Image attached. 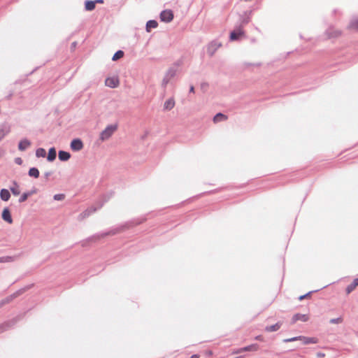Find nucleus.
Wrapping results in <instances>:
<instances>
[{"label": "nucleus", "mask_w": 358, "mask_h": 358, "mask_svg": "<svg viewBox=\"0 0 358 358\" xmlns=\"http://www.w3.org/2000/svg\"><path fill=\"white\" fill-rule=\"evenodd\" d=\"M141 222V221H136V220H131V221L127 222L123 224H120L117 227H113L112 229H110V230H108L107 231L98 234L94 236L93 237H92V238L99 239L101 238H104L107 236L115 235L118 233L124 231V230H126L131 227L139 224Z\"/></svg>", "instance_id": "1"}, {"label": "nucleus", "mask_w": 358, "mask_h": 358, "mask_svg": "<svg viewBox=\"0 0 358 358\" xmlns=\"http://www.w3.org/2000/svg\"><path fill=\"white\" fill-rule=\"evenodd\" d=\"M117 129V124L108 125L100 134L99 138L101 141H105L109 139L113 133Z\"/></svg>", "instance_id": "2"}, {"label": "nucleus", "mask_w": 358, "mask_h": 358, "mask_svg": "<svg viewBox=\"0 0 358 358\" xmlns=\"http://www.w3.org/2000/svg\"><path fill=\"white\" fill-rule=\"evenodd\" d=\"M242 35H244V31L242 29L241 24L236 26L231 33H230V40L231 41H236L239 38V37Z\"/></svg>", "instance_id": "3"}, {"label": "nucleus", "mask_w": 358, "mask_h": 358, "mask_svg": "<svg viewBox=\"0 0 358 358\" xmlns=\"http://www.w3.org/2000/svg\"><path fill=\"white\" fill-rule=\"evenodd\" d=\"M173 19V13L171 10H164L160 13V20L164 22H170Z\"/></svg>", "instance_id": "4"}, {"label": "nucleus", "mask_w": 358, "mask_h": 358, "mask_svg": "<svg viewBox=\"0 0 358 358\" xmlns=\"http://www.w3.org/2000/svg\"><path fill=\"white\" fill-rule=\"evenodd\" d=\"M221 45V43L217 41H213L208 45L207 53L212 57Z\"/></svg>", "instance_id": "5"}, {"label": "nucleus", "mask_w": 358, "mask_h": 358, "mask_svg": "<svg viewBox=\"0 0 358 358\" xmlns=\"http://www.w3.org/2000/svg\"><path fill=\"white\" fill-rule=\"evenodd\" d=\"M83 143L80 138H74L71 141L70 148L73 151H80L83 148Z\"/></svg>", "instance_id": "6"}, {"label": "nucleus", "mask_w": 358, "mask_h": 358, "mask_svg": "<svg viewBox=\"0 0 358 358\" xmlns=\"http://www.w3.org/2000/svg\"><path fill=\"white\" fill-rule=\"evenodd\" d=\"M22 293V291L21 289H20V290H17V292H15V293L8 296L5 299H2L1 301H0V307L1 308L3 306H4L7 303H9L15 298H16L17 296L20 295Z\"/></svg>", "instance_id": "7"}, {"label": "nucleus", "mask_w": 358, "mask_h": 358, "mask_svg": "<svg viewBox=\"0 0 358 358\" xmlns=\"http://www.w3.org/2000/svg\"><path fill=\"white\" fill-rule=\"evenodd\" d=\"M120 84L117 77H108L105 80V85L110 88H115Z\"/></svg>", "instance_id": "8"}, {"label": "nucleus", "mask_w": 358, "mask_h": 358, "mask_svg": "<svg viewBox=\"0 0 358 358\" xmlns=\"http://www.w3.org/2000/svg\"><path fill=\"white\" fill-rule=\"evenodd\" d=\"M308 320H309V317L308 315L296 313L292 316L291 323L294 324L299 320H301L302 322H307Z\"/></svg>", "instance_id": "9"}, {"label": "nucleus", "mask_w": 358, "mask_h": 358, "mask_svg": "<svg viewBox=\"0 0 358 358\" xmlns=\"http://www.w3.org/2000/svg\"><path fill=\"white\" fill-rule=\"evenodd\" d=\"M2 219L9 224L13 222V218L8 208H5L1 214Z\"/></svg>", "instance_id": "10"}, {"label": "nucleus", "mask_w": 358, "mask_h": 358, "mask_svg": "<svg viewBox=\"0 0 358 358\" xmlns=\"http://www.w3.org/2000/svg\"><path fill=\"white\" fill-rule=\"evenodd\" d=\"M31 145V141L24 138L22 139L18 143V149L20 151L26 150Z\"/></svg>", "instance_id": "11"}, {"label": "nucleus", "mask_w": 358, "mask_h": 358, "mask_svg": "<svg viewBox=\"0 0 358 358\" xmlns=\"http://www.w3.org/2000/svg\"><path fill=\"white\" fill-rule=\"evenodd\" d=\"M303 345H308L311 343H317L318 339L315 337H306L303 336H301L300 340Z\"/></svg>", "instance_id": "12"}, {"label": "nucleus", "mask_w": 358, "mask_h": 358, "mask_svg": "<svg viewBox=\"0 0 358 358\" xmlns=\"http://www.w3.org/2000/svg\"><path fill=\"white\" fill-rule=\"evenodd\" d=\"M59 159L62 162H66L71 158V154L64 150H59L58 152Z\"/></svg>", "instance_id": "13"}, {"label": "nucleus", "mask_w": 358, "mask_h": 358, "mask_svg": "<svg viewBox=\"0 0 358 358\" xmlns=\"http://www.w3.org/2000/svg\"><path fill=\"white\" fill-rule=\"evenodd\" d=\"M10 132V127L6 124L0 125V141Z\"/></svg>", "instance_id": "14"}, {"label": "nucleus", "mask_w": 358, "mask_h": 358, "mask_svg": "<svg viewBox=\"0 0 358 358\" xmlns=\"http://www.w3.org/2000/svg\"><path fill=\"white\" fill-rule=\"evenodd\" d=\"M281 326H282V322H278L277 323H275V324H274L273 325L266 326L265 327V331H267V332L277 331L278 330L280 329Z\"/></svg>", "instance_id": "15"}, {"label": "nucleus", "mask_w": 358, "mask_h": 358, "mask_svg": "<svg viewBox=\"0 0 358 358\" xmlns=\"http://www.w3.org/2000/svg\"><path fill=\"white\" fill-rule=\"evenodd\" d=\"M175 106V101L173 98H169L164 103V110H170Z\"/></svg>", "instance_id": "16"}, {"label": "nucleus", "mask_w": 358, "mask_h": 358, "mask_svg": "<svg viewBox=\"0 0 358 358\" xmlns=\"http://www.w3.org/2000/svg\"><path fill=\"white\" fill-rule=\"evenodd\" d=\"M56 157H57L56 149L54 147L50 148L48 150L47 160L48 162H53L56 159Z\"/></svg>", "instance_id": "17"}, {"label": "nucleus", "mask_w": 358, "mask_h": 358, "mask_svg": "<svg viewBox=\"0 0 358 358\" xmlns=\"http://www.w3.org/2000/svg\"><path fill=\"white\" fill-rule=\"evenodd\" d=\"M158 26V22L155 20H150L146 23L145 29L146 31L150 32L151 29L157 28Z\"/></svg>", "instance_id": "18"}, {"label": "nucleus", "mask_w": 358, "mask_h": 358, "mask_svg": "<svg viewBox=\"0 0 358 358\" xmlns=\"http://www.w3.org/2000/svg\"><path fill=\"white\" fill-rule=\"evenodd\" d=\"M96 1L86 0L85 1V9L87 11H92L95 8Z\"/></svg>", "instance_id": "19"}, {"label": "nucleus", "mask_w": 358, "mask_h": 358, "mask_svg": "<svg viewBox=\"0 0 358 358\" xmlns=\"http://www.w3.org/2000/svg\"><path fill=\"white\" fill-rule=\"evenodd\" d=\"M10 197V194L7 189H1L0 191V198L3 201H7Z\"/></svg>", "instance_id": "20"}, {"label": "nucleus", "mask_w": 358, "mask_h": 358, "mask_svg": "<svg viewBox=\"0 0 358 358\" xmlns=\"http://www.w3.org/2000/svg\"><path fill=\"white\" fill-rule=\"evenodd\" d=\"M227 120V116L222 113H217L213 117V122L217 123Z\"/></svg>", "instance_id": "21"}, {"label": "nucleus", "mask_w": 358, "mask_h": 358, "mask_svg": "<svg viewBox=\"0 0 358 358\" xmlns=\"http://www.w3.org/2000/svg\"><path fill=\"white\" fill-rule=\"evenodd\" d=\"M327 34L329 38L337 37L341 34V31L338 30H334L333 28H329L327 30Z\"/></svg>", "instance_id": "22"}, {"label": "nucleus", "mask_w": 358, "mask_h": 358, "mask_svg": "<svg viewBox=\"0 0 358 358\" xmlns=\"http://www.w3.org/2000/svg\"><path fill=\"white\" fill-rule=\"evenodd\" d=\"M28 175L30 177H33L34 178H38L40 176V173L37 168L31 167L29 169V170L28 171Z\"/></svg>", "instance_id": "23"}, {"label": "nucleus", "mask_w": 358, "mask_h": 358, "mask_svg": "<svg viewBox=\"0 0 358 358\" xmlns=\"http://www.w3.org/2000/svg\"><path fill=\"white\" fill-rule=\"evenodd\" d=\"M12 184L13 185H15V187H10V192H12V194L14 196L19 195L20 194V189H19L18 183L15 180H13V181H12Z\"/></svg>", "instance_id": "24"}, {"label": "nucleus", "mask_w": 358, "mask_h": 358, "mask_svg": "<svg viewBox=\"0 0 358 358\" xmlns=\"http://www.w3.org/2000/svg\"><path fill=\"white\" fill-rule=\"evenodd\" d=\"M97 209L94 207H90L86 210H85L83 213L80 214V216H83V217H88L92 213H94Z\"/></svg>", "instance_id": "25"}, {"label": "nucleus", "mask_w": 358, "mask_h": 358, "mask_svg": "<svg viewBox=\"0 0 358 358\" xmlns=\"http://www.w3.org/2000/svg\"><path fill=\"white\" fill-rule=\"evenodd\" d=\"M176 74V69L174 68H170L166 74V78L168 80H170L171 78H173Z\"/></svg>", "instance_id": "26"}, {"label": "nucleus", "mask_w": 358, "mask_h": 358, "mask_svg": "<svg viewBox=\"0 0 358 358\" xmlns=\"http://www.w3.org/2000/svg\"><path fill=\"white\" fill-rule=\"evenodd\" d=\"M46 155V151L44 148H39L36 150V156L37 157H45Z\"/></svg>", "instance_id": "27"}, {"label": "nucleus", "mask_w": 358, "mask_h": 358, "mask_svg": "<svg viewBox=\"0 0 358 358\" xmlns=\"http://www.w3.org/2000/svg\"><path fill=\"white\" fill-rule=\"evenodd\" d=\"M258 345L257 344H252L250 345H248L246 347H244L241 349V351H251V350H257L258 349Z\"/></svg>", "instance_id": "28"}, {"label": "nucleus", "mask_w": 358, "mask_h": 358, "mask_svg": "<svg viewBox=\"0 0 358 358\" xmlns=\"http://www.w3.org/2000/svg\"><path fill=\"white\" fill-rule=\"evenodd\" d=\"M124 52L122 50H117L113 56L112 60L117 61L119 59L122 58L124 56Z\"/></svg>", "instance_id": "29"}, {"label": "nucleus", "mask_w": 358, "mask_h": 358, "mask_svg": "<svg viewBox=\"0 0 358 358\" xmlns=\"http://www.w3.org/2000/svg\"><path fill=\"white\" fill-rule=\"evenodd\" d=\"M348 27L350 29H358V18L352 20Z\"/></svg>", "instance_id": "30"}, {"label": "nucleus", "mask_w": 358, "mask_h": 358, "mask_svg": "<svg viewBox=\"0 0 358 358\" xmlns=\"http://www.w3.org/2000/svg\"><path fill=\"white\" fill-rule=\"evenodd\" d=\"M29 196H30V193L24 192L18 199L19 203L24 202Z\"/></svg>", "instance_id": "31"}, {"label": "nucleus", "mask_w": 358, "mask_h": 358, "mask_svg": "<svg viewBox=\"0 0 358 358\" xmlns=\"http://www.w3.org/2000/svg\"><path fill=\"white\" fill-rule=\"evenodd\" d=\"M319 289H317V290H313V291H310L308 292V293L303 294V295H301L299 297V301H302L304 299H306L307 297L310 296V294L313 292H317Z\"/></svg>", "instance_id": "32"}, {"label": "nucleus", "mask_w": 358, "mask_h": 358, "mask_svg": "<svg viewBox=\"0 0 358 358\" xmlns=\"http://www.w3.org/2000/svg\"><path fill=\"white\" fill-rule=\"evenodd\" d=\"M13 258L12 257H9V256L1 257H0V263L9 262L13 261Z\"/></svg>", "instance_id": "33"}, {"label": "nucleus", "mask_w": 358, "mask_h": 358, "mask_svg": "<svg viewBox=\"0 0 358 358\" xmlns=\"http://www.w3.org/2000/svg\"><path fill=\"white\" fill-rule=\"evenodd\" d=\"M343 322V318L341 317L337 318H333L329 320V323L331 324H340Z\"/></svg>", "instance_id": "34"}, {"label": "nucleus", "mask_w": 358, "mask_h": 358, "mask_svg": "<svg viewBox=\"0 0 358 358\" xmlns=\"http://www.w3.org/2000/svg\"><path fill=\"white\" fill-rule=\"evenodd\" d=\"M355 285L352 282L350 285H348L346 287V293L349 294L351 293L355 289Z\"/></svg>", "instance_id": "35"}, {"label": "nucleus", "mask_w": 358, "mask_h": 358, "mask_svg": "<svg viewBox=\"0 0 358 358\" xmlns=\"http://www.w3.org/2000/svg\"><path fill=\"white\" fill-rule=\"evenodd\" d=\"M65 195L64 194H57L53 196L54 200L55 201H62L64 199Z\"/></svg>", "instance_id": "36"}, {"label": "nucleus", "mask_w": 358, "mask_h": 358, "mask_svg": "<svg viewBox=\"0 0 358 358\" xmlns=\"http://www.w3.org/2000/svg\"><path fill=\"white\" fill-rule=\"evenodd\" d=\"M300 340H301V336H295V337H292V338H286L283 341L285 343H289V342H293V341H300Z\"/></svg>", "instance_id": "37"}, {"label": "nucleus", "mask_w": 358, "mask_h": 358, "mask_svg": "<svg viewBox=\"0 0 358 358\" xmlns=\"http://www.w3.org/2000/svg\"><path fill=\"white\" fill-rule=\"evenodd\" d=\"M250 22V17L248 16L245 17H241V23L242 24H246Z\"/></svg>", "instance_id": "38"}, {"label": "nucleus", "mask_w": 358, "mask_h": 358, "mask_svg": "<svg viewBox=\"0 0 358 358\" xmlns=\"http://www.w3.org/2000/svg\"><path fill=\"white\" fill-rule=\"evenodd\" d=\"M8 328V324H2L0 325V334L4 332L5 331H6Z\"/></svg>", "instance_id": "39"}, {"label": "nucleus", "mask_w": 358, "mask_h": 358, "mask_svg": "<svg viewBox=\"0 0 358 358\" xmlns=\"http://www.w3.org/2000/svg\"><path fill=\"white\" fill-rule=\"evenodd\" d=\"M15 162L18 165H21L23 161L20 157H17L15 159Z\"/></svg>", "instance_id": "40"}, {"label": "nucleus", "mask_w": 358, "mask_h": 358, "mask_svg": "<svg viewBox=\"0 0 358 358\" xmlns=\"http://www.w3.org/2000/svg\"><path fill=\"white\" fill-rule=\"evenodd\" d=\"M36 188H34L33 189H31V191L29 192H27V193H30V196L32 195L33 194H35L36 193Z\"/></svg>", "instance_id": "41"}, {"label": "nucleus", "mask_w": 358, "mask_h": 358, "mask_svg": "<svg viewBox=\"0 0 358 358\" xmlns=\"http://www.w3.org/2000/svg\"><path fill=\"white\" fill-rule=\"evenodd\" d=\"M317 357L318 358H322V357H324V353H322V352H317Z\"/></svg>", "instance_id": "42"}, {"label": "nucleus", "mask_w": 358, "mask_h": 358, "mask_svg": "<svg viewBox=\"0 0 358 358\" xmlns=\"http://www.w3.org/2000/svg\"><path fill=\"white\" fill-rule=\"evenodd\" d=\"M352 283L355 285V287L358 286V278H355L353 281H352Z\"/></svg>", "instance_id": "43"}, {"label": "nucleus", "mask_w": 358, "mask_h": 358, "mask_svg": "<svg viewBox=\"0 0 358 358\" xmlns=\"http://www.w3.org/2000/svg\"><path fill=\"white\" fill-rule=\"evenodd\" d=\"M51 174H52V173H51V172H45V177L46 178H48V177H49Z\"/></svg>", "instance_id": "44"}, {"label": "nucleus", "mask_w": 358, "mask_h": 358, "mask_svg": "<svg viewBox=\"0 0 358 358\" xmlns=\"http://www.w3.org/2000/svg\"><path fill=\"white\" fill-rule=\"evenodd\" d=\"M189 92H194V87L193 85H191L189 87Z\"/></svg>", "instance_id": "45"}, {"label": "nucleus", "mask_w": 358, "mask_h": 358, "mask_svg": "<svg viewBox=\"0 0 358 358\" xmlns=\"http://www.w3.org/2000/svg\"><path fill=\"white\" fill-rule=\"evenodd\" d=\"M190 358H199V355H196V354H194V355H192Z\"/></svg>", "instance_id": "46"}, {"label": "nucleus", "mask_w": 358, "mask_h": 358, "mask_svg": "<svg viewBox=\"0 0 358 358\" xmlns=\"http://www.w3.org/2000/svg\"><path fill=\"white\" fill-rule=\"evenodd\" d=\"M76 45H77V43H76V42H73V43H71V48H75V47L76 46Z\"/></svg>", "instance_id": "47"}, {"label": "nucleus", "mask_w": 358, "mask_h": 358, "mask_svg": "<svg viewBox=\"0 0 358 358\" xmlns=\"http://www.w3.org/2000/svg\"><path fill=\"white\" fill-rule=\"evenodd\" d=\"M94 1H96V3H103V0H95Z\"/></svg>", "instance_id": "48"}, {"label": "nucleus", "mask_w": 358, "mask_h": 358, "mask_svg": "<svg viewBox=\"0 0 358 358\" xmlns=\"http://www.w3.org/2000/svg\"><path fill=\"white\" fill-rule=\"evenodd\" d=\"M169 80H168V79L165 77V78H164L163 82H164V83H165V84H166V83H167L169 82Z\"/></svg>", "instance_id": "49"}, {"label": "nucleus", "mask_w": 358, "mask_h": 358, "mask_svg": "<svg viewBox=\"0 0 358 358\" xmlns=\"http://www.w3.org/2000/svg\"><path fill=\"white\" fill-rule=\"evenodd\" d=\"M176 65L179 66V65H180V62H178L176 63Z\"/></svg>", "instance_id": "50"}]
</instances>
